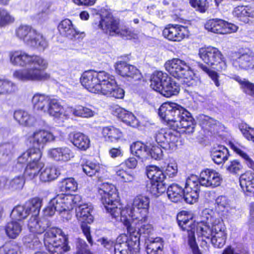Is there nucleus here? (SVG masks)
<instances>
[{
	"mask_svg": "<svg viewBox=\"0 0 254 254\" xmlns=\"http://www.w3.org/2000/svg\"><path fill=\"white\" fill-rule=\"evenodd\" d=\"M177 221L181 229L187 231L189 244L193 250L197 248L195 232L198 238L210 240L215 248H222L226 243V227L223 220L211 209H203L196 222L193 220L192 213L181 211L177 215Z\"/></svg>",
	"mask_w": 254,
	"mask_h": 254,
	"instance_id": "f257e3e1",
	"label": "nucleus"
},
{
	"mask_svg": "<svg viewBox=\"0 0 254 254\" xmlns=\"http://www.w3.org/2000/svg\"><path fill=\"white\" fill-rule=\"evenodd\" d=\"M159 115L172 129L161 128L157 130L154 135L155 140L164 149L175 150L180 138L179 132H193V118L186 109L173 102L162 104L159 109Z\"/></svg>",
	"mask_w": 254,
	"mask_h": 254,
	"instance_id": "f03ea898",
	"label": "nucleus"
},
{
	"mask_svg": "<svg viewBox=\"0 0 254 254\" xmlns=\"http://www.w3.org/2000/svg\"><path fill=\"white\" fill-rule=\"evenodd\" d=\"M8 57L10 63L14 66H29L15 70L12 73L14 78L22 81H42L50 78V74L45 71L48 62L43 57L22 50L11 51Z\"/></svg>",
	"mask_w": 254,
	"mask_h": 254,
	"instance_id": "7ed1b4c3",
	"label": "nucleus"
},
{
	"mask_svg": "<svg viewBox=\"0 0 254 254\" xmlns=\"http://www.w3.org/2000/svg\"><path fill=\"white\" fill-rule=\"evenodd\" d=\"M80 81L92 93L117 99H123L125 96L124 89L117 85L114 76L104 71H86L82 74Z\"/></svg>",
	"mask_w": 254,
	"mask_h": 254,
	"instance_id": "20e7f679",
	"label": "nucleus"
},
{
	"mask_svg": "<svg viewBox=\"0 0 254 254\" xmlns=\"http://www.w3.org/2000/svg\"><path fill=\"white\" fill-rule=\"evenodd\" d=\"M149 204L148 197L137 195L133 198L131 203L127 204L125 207L120 205V213L116 219L125 222L126 224L130 222L135 225L145 223L148 218Z\"/></svg>",
	"mask_w": 254,
	"mask_h": 254,
	"instance_id": "39448f33",
	"label": "nucleus"
},
{
	"mask_svg": "<svg viewBox=\"0 0 254 254\" xmlns=\"http://www.w3.org/2000/svg\"><path fill=\"white\" fill-rule=\"evenodd\" d=\"M122 222L127 227L129 236L122 234L117 237L114 245L115 254H136L139 251L140 234L133 223L128 222V224H126L125 222Z\"/></svg>",
	"mask_w": 254,
	"mask_h": 254,
	"instance_id": "423d86ee",
	"label": "nucleus"
},
{
	"mask_svg": "<svg viewBox=\"0 0 254 254\" xmlns=\"http://www.w3.org/2000/svg\"><path fill=\"white\" fill-rule=\"evenodd\" d=\"M166 70L173 76L182 79L188 86L197 85L199 79L191 70L190 63L179 59L169 60L165 64Z\"/></svg>",
	"mask_w": 254,
	"mask_h": 254,
	"instance_id": "0eeeda50",
	"label": "nucleus"
},
{
	"mask_svg": "<svg viewBox=\"0 0 254 254\" xmlns=\"http://www.w3.org/2000/svg\"><path fill=\"white\" fill-rule=\"evenodd\" d=\"M42 155L41 150L30 148L18 157L17 162L19 164H24L29 161L24 172L26 180H32L38 176L40 170L45 165L41 159Z\"/></svg>",
	"mask_w": 254,
	"mask_h": 254,
	"instance_id": "6e6552de",
	"label": "nucleus"
},
{
	"mask_svg": "<svg viewBox=\"0 0 254 254\" xmlns=\"http://www.w3.org/2000/svg\"><path fill=\"white\" fill-rule=\"evenodd\" d=\"M45 247L51 254H63L70 250L68 238L61 229L53 228L44 234Z\"/></svg>",
	"mask_w": 254,
	"mask_h": 254,
	"instance_id": "1a4fd4ad",
	"label": "nucleus"
},
{
	"mask_svg": "<svg viewBox=\"0 0 254 254\" xmlns=\"http://www.w3.org/2000/svg\"><path fill=\"white\" fill-rule=\"evenodd\" d=\"M150 87L166 97L177 95L180 91L179 85L166 73L155 71L151 76Z\"/></svg>",
	"mask_w": 254,
	"mask_h": 254,
	"instance_id": "9d476101",
	"label": "nucleus"
},
{
	"mask_svg": "<svg viewBox=\"0 0 254 254\" xmlns=\"http://www.w3.org/2000/svg\"><path fill=\"white\" fill-rule=\"evenodd\" d=\"M81 200L80 195H64L63 194L58 195L53 198L49 203L48 205L44 210V214L47 216H52L56 211L62 213L67 212L69 219L70 215L69 211L72 209L75 205H77Z\"/></svg>",
	"mask_w": 254,
	"mask_h": 254,
	"instance_id": "9b49d317",
	"label": "nucleus"
},
{
	"mask_svg": "<svg viewBox=\"0 0 254 254\" xmlns=\"http://www.w3.org/2000/svg\"><path fill=\"white\" fill-rule=\"evenodd\" d=\"M98 193L107 212L116 219L120 213L121 204L116 200L118 193L116 187L112 184L103 183L99 185Z\"/></svg>",
	"mask_w": 254,
	"mask_h": 254,
	"instance_id": "f8f14e48",
	"label": "nucleus"
},
{
	"mask_svg": "<svg viewBox=\"0 0 254 254\" xmlns=\"http://www.w3.org/2000/svg\"><path fill=\"white\" fill-rule=\"evenodd\" d=\"M16 37L26 44L40 51L48 47V42L43 35L27 25H22L15 30Z\"/></svg>",
	"mask_w": 254,
	"mask_h": 254,
	"instance_id": "ddd939ff",
	"label": "nucleus"
},
{
	"mask_svg": "<svg viewBox=\"0 0 254 254\" xmlns=\"http://www.w3.org/2000/svg\"><path fill=\"white\" fill-rule=\"evenodd\" d=\"M99 26L104 32L111 36H120L126 39H135L138 37V31L121 27L119 22L112 16L102 18Z\"/></svg>",
	"mask_w": 254,
	"mask_h": 254,
	"instance_id": "4468645a",
	"label": "nucleus"
},
{
	"mask_svg": "<svg viewBox=\"0 0 254 254\" xmlns=\"http://www.w3.org/2000/svg\"><path fill=\"white\" fill-rule=\"evenodd\" d=\"M198 56L205 63L212 66L218 71H225L227 68L226 60L222 53L215 47H202L199 49Z\"/></svg>",
	"mask_w": 254,
	"mask_h": 254,
	"instance_id": "2eb2a0df",
	"label": "nucleus"
},
{
	"mask_svg": "<svg viewBox=\"0 0 254 254\" xmlns=\"http://www.w3.org/2000/svg\"><path fill=\"white\" fill-rule=\"evenodd\" d=\"M33 203L35 209L33 210L32 215L27 221V227L29 231L33 233L41 234L45 232L48 227V221L39 217L41 207V200L39 198H34Z\"/></svg>",
	"mask_w": 254,
	"mask_h": 254,
	"instance_id": "dca6fc26",
	"label": "nucleus"
},
{
	"mask_svg": "<svg viewBox=\"0 0 254 254\" xmlns=\"http://www.w3.org/2000/svg\"><path fill=\"white\" fill-rule=\"evenodd\" d=\"M231 61L237 70H248L253 67L254 53L249 49L239 51L234 54Z\"/></svg>",
	"mask_w": 254,
	"mask_h": 254,
	"instance_id": "f3484780",
	"label": "nucleus"
},
{
	"mask_svg": "<svg viewBox=\"0 0 254 254\" xmlns=\"http://www.w3.org/2000/svg\"><path fill=\"white\" fill-rule=\"evenodd\" d=\"M54 134L49 130L45 129H36L29 133L28 140L35 150L43 149L48 143L55 141Z\"/></svg>",
	"mask_w": 254,
	"mask_h": 254,
	"instance_id": "a211bd4d",
	"label": "nucleus"
},
{
	"mask_svg": "<svg viewBox=\"0 0 254 254\" xmlns=\"http://www.w3.org/2000/svg\"><path fill=\"white\" fill-rule=\"evenodd\" d=\"M163 35L170 41L180 42L189 36V30L181 25L169 24L164 29Z\"/></svg>",
	"mask_w": 254,
	"mask_h": 254,
	"instance_id": "6ab92c4d",
	"label": "nucleus"
},
{
	"mask_svg": "<svg viewBox=\"0 0 254 254\" xmlns=\"http://www.w3.org/2000/svg\"><path fill=\"white\" fill-rule=\"evenodd\" d=\"M116 72L128 80H139L142 78L140 71L134 66L124 61H118L114 65Z\"/></svg>",
	"mask_w": 254,
	"mask_h": 254,
	"instance_id": "aec40b11",
	"label": "nucleus"
},
{
	"mask_svg": "<svg viewBox=\"0 0 254 254\" xmlns=\"http://www.w3.org/2000/svg\"><path fill=\"white\" fill-rule=\"evenodd\" d=\"M45 113L62 121L69 116L68 107L64 108L58 99L51 97Z\"/></svg>",
	"mask_w": 254,
	"mask_h": 254,
	"instance_id": "412c9836",
	"label": "nucleus"
},
{
	"mask_svg": "<svg viewBox=\"0 0 254 254\" xmlns=\"http://www.w3.org/2000/svg\"><path fill=\"white\" fill-rule=\"evenodd\" d=\"M45 113L62 121L69 116L68 107L64 108L58 99L51 97Z\"/></svg>",
	"mask_w": 254,
	"mask_h": 254,
	"instance_id": "4be33fe9",
	"label": "nucleus"
},
{
	"mask_svg": "<svg viewBox=\"0 0 254 254\" xmlns=\"http://www.w3.org/2000/svg\"><path fill=\"white\" fill-rule=\"evenodd\" d=\"M221 181L220 174L214 170L206 169L200 174L199 183L201 186L215 188L219 186Z\"/></svg>",
	"mask_w": 254,
	"mask_h": 254,
	"instance_id": "5701e85b",
	"label": "nucleus"
},
{
	"mask_svg": "<svg viewBox=\"0 0 254 254\" xmlns=\"http://www.w3.org/2000/svg\"><path fill=\"white\" fill-rule=\"evenodd\" d=\"M58 29L62 36L70 39H79L85 35L84 32L77 31L71 21L67 18L62 20L59 23Z\"/></svg>",
	"mask_w": 254,
	"mask_h": 254,
	"instance_id": "b1692460",
	"label": "nucleus"
},
{
	"mask_svg": "<svg viewBox=\"0 0 254 254\" xmlns=\"http://www.w3.org/2000/svg\"><path fill=\"white\" fill-rule=\"evenodd\" d=\"M34 209H35V204L33 203V198L30 202H27L24 205L15 206L11 212L10 217L12 220L21 222L30 213L32 214Z\"/></svg>",
	"mask_w": 254,
	"mask_h": 254,
	"instance_id": "393cba45",
	"label": "nucleus"
},
{
	"mask_svg": "<svg viewBox=\"0 0 254 254\" xmlns=\"http://www.w3.org/2000/svg\"><path fill=\"white\" fill-rule=\"evenodd\" d=\"M48 156L57 161L66 162L74 157V154L68 147L53 148L48 151Z\"/></svg>",
	"mask_w": 254,
	"mask_h": 254,
	"instance_id": "a878e982",
	"label": "nucleus"
},
{
	"mask_svg": "<svg viewBox=\"0 0 254 254\" xmlns=\"http://www.w3.org/2000/svg\"><path fill=\"white\" fill-rule=\"evenodd\" d=\"M114 114L123 123L133 127H138L139 122L132 113L119 106L114 107Z\"/></svg>",
	"mask_w": 254,
	"mask_h": 254,
	"instance_id": "bb28decb",
	"label": "nucleus"
},
{
	"mask_svg": "<svg viewBox=\"0 0 254 254\" xmlns=\"http://www.w3.org/2000/svg\"><path fill=\"white\" fill-rule=\"evenodd\" d=\"M76 217L81 223L90 224L93 222L94 218L91 213L93 206L90 203H82L81 201L77 204Z\"/></svg>",
	"mask_w": 254,
	"mask_h": 254,
	"instance_id": "cd10ccee",
	"label": "nucleus"
},
{
	"mask_svg": "<svg viewBox=\"0 0 254 254\" xmlns=\"http://www.w3.org/2000/svg\"><path fill=\"white\" fill-rule=\"evenodd\" d=\"M69 141L78 149L85 151L90 145V140L88 136L79 132H71L68 135Z\"/></svg>",
	"mask_w": 254,
	"mask_h": 254,
	"instance_id": "c85d7f7f",
	"label": "nucleus"
},
{
	"mask_svg": "<svg viewBox=\"0 0 254 254\" xmlns=\"http://www.w3.org/2000/svg\"><path fill=\"white\" fill-rule=\"evenodd\" d=\"M102 134L104 139L110 142H118L124 137V133L122 130L113 126L103 127Z\"/></svg>",
	"mask_w": 254,
	"mask_h": 254,
	"instance_id": "c756f323",
	"label": "nucleus"
},
{
	"mask_svg": "<svg viewBox=\"0 0 254 254\" xmlns=\"http://www.w3.org/2000/svg\"><path fill=\"white\" fill-rule=\"evenodd\" d=\"M215 207L217 212L223 217H227L234 210L230 200L225 195H220L216 198Z\"/></svg>",
	"mask_w": 254,
	"mask_h": 254,
	"instance_id": "7c9ffc66",
	"label": "nucleus"
},
{
	"mask_svg": "<svg viewBox=\"0 0 254 254\" xmlns=\"http://www.w3.org/2000/svg\"><path fill=\"white\" fill-rule=\"evenodd\" d=\"M240 184L243 191L248 195H254V173L248 171L241 175Z\"/></svg>",
	"mask_w": 254,
	"mask_h": 254,
	"instance_id": "2f4dec72",
	"label": "nucleus"
},
{
	"mask_svg": "<svg viewBox=\"0 0 254 254\" xmlns=\"http://www.w3.org/2000/svg\"><path fill=\"white\" fill-rule=\"evenodd\" d=\"M14 119L24 127H33L36 125L37 119L28 112L23 110H17L14 113Z\"/></svg>",
	"mask_w": 254,
	"mask_h": 254,
	"instance_id": "473e14b6",
	"label": "nucleus"
},
{
	"mask_svg": "<svg viewBox=\"0 0 254 254\" xmlns=\"http://www.w3.org/2000/svg\"><path fill=\"white\" fill-rule=\"evenodd\" d=\"M145 244L147 254H162L164 241L161 238H148L146 240Z\"/></svg>",
	"mask_w": 254,
	"mask_h": 254,
	"instance_id": "72a5a7b5",
	"label": "nucleus"
},
{
	"mask_svg": "<svg viewBox=\"0 0 254 254\" xmlns=\"http://www.w3.org/2000/svg\"><path fill=\"white\" fill-rule=\"evenodd\" d=\"M69 115L72 114L75 117L83 118H90L97 114V111L90 108L77 105L73 107H68Z\"/></svg>",
	"mask_w": 254,
	"mask_h": 254,
	"instance_id": "f704fd0d",
	"label": "nucleus"
},
{
	"mask_svg": "<svg viewBox=\"0 0 254 254\" xmlns=\"http://www.w3.org/2000/svg\"><path fill=\"white\" fill-rule=\"evenodd\" d=\"M131 153L142 161L146 160L149 157L148 146L141 141L133 142L130 146Z\"/></svg>",
	"mask_w": 254,
	"mask_h": 254,
	"instance_id": "c9c22d12",
	"label": "nucleus"
},
{
	"mask_svg": "<svg viewBox=\"0 0 254 254\" xmlns=\"http://www.w3.org/2000/svg\"><path fill=\"white\" fill-rule=\"evenodd\" d=\"M45 166L40 170V180L42 182H48L57 179L60 175L59 171L57 168L52 166Z\"/></svg>",
	"mask_w": 254,
	"mask_h": 254,
	"instance_id": "e433bc0d",
	"label": "nucleus"
},
{
	"mask_svg": "<svg viewBox=\"0 0 254 254\" xmlns=\"http://www.w3.org/2000/svg\"><path fill=\"white\" fill-rule=\"evenodd\" d=\"M22 226V222L11 219L5 226L6 235L10 239H16L21 233Z\"/></svg>",
	"mask_w": 254,
	"mask_h": 254,
	"instance_id": "4c0bfd02",
	"label": "nucleus"
},
{
	"mask_svg": "<svg viewBox=\"0 0 254 254\" xmlns=\"http://www.w3.org/2000/svg\"><path fill=\"white\" fill-rule=\"evenodd\" d=\"M211 157L215 163L217 164H223L228 159V150L224 146H218L211 151Z\"/></svg>",
	"mask_w": 254,
	"mask_h": 254,
	"instance_id": "58836bf2",
	"label": "nucleus"
},
{
	"mask_svg": "<svg viewBox=\"0 0 254 254\" xmlns=\"http://www.w3.org/2000/svg\"><path fill=\"white\" fill-rule=\"evenodd\" d=\"M47 3L43 0L35 3L31 8L34 18L40 21L45 20L47 15Z\"/></svg>",
	"mask_w": 254,
	"mask_h": 254,
	"instance_id": "ea45409f",
	"label": "nucleus"
},
{
	"mask_svg": "<svg viewBox=\"0 0 254 254\" xmlns=\"http://www.w3.org/2000/svg\"><path fill=\"white\" fill-rule=\"evenodd\" d=\"M51 97L43 94H35L32 99L34 108L45 112Z\"/></svg>",
	"mask_w": 254,
	"mask_h": 254,
	"instance_id": "a19ab883",
	"label": "nucleus"
},
{
	"mask_svg": "<svg viewBox=\"0 0 254 254\" xmlns=\"http://www.w3.org/2000/svg\"><path fill=\"white\" fill-rule=\"evenodd\" d=\"M169 199L174 202H178L183 199L184 189L176 184L170 185L167 190Z\"/></svg>",
	"mask_w": 254,
	"mask_h": 254,
	"instance_id": "79ce46f5",
	"label": "nucleus"
},
{
	"mask_svg": "<svg viewBox=\"0 0 254 254\" xmlns=\"http://www.w3.org/2000/svg\"><path fill=\"white\" fill-rule=\"evenodd\" d=\"M146 173L147 177L151 180L150 181L163 183L166 178L163 171L156 166H150L147 167Z\"/></svg>",
	"mask_w": 254,
	"mask_h": 254,
	"instance_id": "37998d69",
	"label": "nucleus"
},
{
	"mask_svg": "<svg viewBox=\"0 0 254 254\" xmlns=\"http://www.w3.org/2000/svg\"><path fill=\"white\" fill-rule=\"evenodd\" d=\"M224 20L221 19H212L208 20L205 24V28L208 31L222 34Z\"/></svg>",
	"mask_w": 254,
	"mask_h": 254,
	"instance_id": "c03bdc74",
	"label": "nucleus"
},
{
	"mask_svg": "<svg viewBox=\"0 0 254 254\" xmlns=\"http://www.w3.org/2000/svg\"><path fill=\"white\" fill-rule=\"evenodd\" d=\"M233 79L239 83L240 88L243 92L248 95L254 97V83L239 76H235Z\"/></svg>",
	"mask_w": 254,
	"mask_h": 254,
	"instance_id": "a18cd8bd",
	"label": "nucleus"
},
{
	"mask_svg": "<svg viewBox=\"0 0 254 254\" xmlns=\"http://www.w3.org/2000/svg\"><path fill=\"white\" fill-rule=\"evenodd\" d=\"M231 147L240 156L243 158L248 166L254 170V161L245 151V148L238 144H231Z\"/></svg>",
	"mask_w": 254,
	"mask_h": 254,
	"instance_id": "49530a36",
	"label": "nucleus"
},
{
	"mask_svg": "<svg viewBox=\"0 0 254 254\" xmlns=\"http://www.w3.org/2000/svg\"><path fill=\"white\" fill-rule=\"evenodd\" d=\"M124 165L121 164L114 168V171L116 175L124 182H132L135 179L134 175L132 172H127L123 169Z\"/></svg>",
	"mask_w": 254,
	"mask_h": 254,
	"instance_id": "de8ad7c7",
	"label": "nucleus"
},
{
	"mask_svg": "<svg viewBox=\"0 0 254 254\" xmlns=\"http://www.w3.org/2000/svg\"><path fill=\"white\" fill-rule=\"evenodd\" d=\"M16 90V86L12 81L0 78V95H8Z\"/></svg>",
	"mask_w": 254,
	"mask_h": 254,
	"instance_id": "09e8293b",
	"label": "nucleus"
},
{
	"mask_svg": "<svg viewBox=\"0 0 254 254\" xmlns=\"http://www.w3.org/2000/svg\"><path fill=\"white\" fill-rule=\"evenodd\" d=\"M24 245L31 249H39L42 247V244L39 238L34 234H29L23 238Z\"/></svg>",
	"mask_w": 254,
	"mask_h": 254,
	"instance_id": "8fccbe9b",
	"label": "nucleus"
},
{
	"mask_svg": "<svg viewBox=\"0 0 254 254\" xmlns=\"http://www.w3.org/2000/svg\"><path fill=\"white\" fill-rule=\"evenodd\" d=\"M78 184L73 178H67L63 179L61 182V188L62 191L70 192L76 190Z\"/></svg>",
	"mask_w": 254,
	"mask_h": 254,
	"instance_id": "3c124183",
	"label": "nucleus"
},
{
	"mask_svg": "<svg viewBox=\"0 0 254 254\" xmlns=\"http://www.w3.org/2000/svg\"><path fill=\"white\" fill-rule=\"evenodd\" d=\"M147 189L152 195L157 196L165 191L166 187L163 183L150 181Z\"/></svg>",
	"mask_w": 254,
	"mask_h": 254,
	"instance_id": "603ef678",
	"label": "nucleus"
},
{
	"mask_svg": "<svg viewBox=\"0 0 254 254\" xmlns=\"http://www.w3.org/2000/svg\"><path fill=\"white\" fill-rule=\"evenodd\" d=\"M199 178L195 175H191L186 180L184 190H199Z\"/></svg>",
	"mask_w": 254,
	"mask_h": 254,
	"instance_id": "864d4df0",
	"label": "nucleus"
},
{
	"mask_svg": "<svg viewBox=\"0 0 254 254\" xmlns=\"http://www.w3.org/2000/svg\"><path fill=\"white\" fill-rule=\"evenodd\" d=\"M25 183L23 176H18L8 181V190H16L21 189Z\"/></svg>",
	"mask_w": 254,
	"mask_h": 254,
	"instance_id": "5fc2aeb1",
	"label": "nucleus"
},
{
	"mask_svg": "<svg viewBox=\"0 0 254 254\" xmlns=\"http://www.w3.org/2000/svg\"><path fill=\"white\" fill-rule=\"evenodd\" d=\"M0 254H21V252L17 245L6 243L0 247Z\"/></svg>",
	"mask_w": 254,
	"mask_h": 254,
	"instance_id": "6e6d98bb",
	"label": "nucleus"
},
{
	"mask_svg": "<svg viewBox=\"0 0 254 254\" xmlns=\"http://www.w3.org/2000/svg\"><path fill=\"white\" fill-rule=\"evenodd\" d=\"M99 164L91 161H87L82 165L83 172L88 176H94L97 171Z\"/></svg>",
	"mask_w": 254,
	"mask_h": 254,
	"instance_id": "4d7b16f0",
	"label": "nucleus"
},
{
	"mask_svg": "<svg viewBox=\"0 0 254 254\" xmlns=\"http://www.w3.org/2000/svg\"><path fill=\"white\" fill-rule=\"evenodd\" d=\"M233 14L239 20L244 23L249 22V18L247 16V11L246 7L244 5L238 6L233 11Z\"/></svg>",
	"mask_w": 254,
	"mask_h": 254,
	"instance_id": "13d9d810",
	"label": "nucleus"
},
{
	"mask_svg": "<svg viewBox=\"0 0 254 254\" xmlns=\"http://www.w3.org/2000/svg\"><path fill=\"white\" fill-rule=\"evenodd\" d=\"M14 17L4 8H0V27H3L14 21Z\"/></svg>",
	"mask_w": 254,
	"mask_h": 254,
	"instance_id": "bf43d9fd",
	"label": "nucleus"
},
{
	"mask_svg": "<svg viewBox=\"0 0 254 254\" xmlns=\"http://www.w3.org/2000/svg\"><path fill=\"white\" fill-rule=\"evenodd\" d=\"M149 157L155 160H160L163 157V151L161 148L155 144H150L148 146Z\"/></svg>",
	"mask_w": 254,
	"mask_h": 254,
	"instance_id": "052dcab7",
	"label": "nucleus"
},
{
	"mask_svg": "<svg viewBox=\"0 0 254 254\" xmlns=\"http://www.w3.org/2000/svg\"><path fill=\"white\" fill-rule=\"evenodd\" d=\"M198 66L204 72L208 74L217 87H219L220 85L218 79L219 75L216 71L210 70L208 67L202 64H199Z\"/></svg>",
	"mask_w": 254,
	"mask_h": 254,
	"instance_id": "680f3d73",
	"label": "nucleus"
},
{
	"mask_svg": "<svg viewBox=\"0 0 254 254\" xmlns=\"http://www.w3.org/2000/svg\"><path fill=\"white\" fill-rule=\"evenodd\" d=\"M178 171V169L177 163L175 161H172L167 164L165 170V175L169 178H173L177 176Z\"/></svg>",
	"mask_w": 254,
	"mask_h": 254,
	"instance_id": "e2e57ef3",
	"label": "nucleus"
},
{
	"mask_svg": "<svg viewBox=\"0 0 254 254\" xmlns=\"http://www.w3.org/2000/svg\"><path fill=\"white\" fill-rule=\"evenodd\" d=\"M198 197V191L184 190L183 197L186 202L193 204L195 202Z\"/></svg>",
	"mask_w": 254,
	"mask_h": 254,
	"instance_id": "0e129e2a",
	"label": "nucleus"
},
{
	"mask_svg": "<svg viewBox=\"0 0 254 254\" xmlns=\"http://www.w3.org/2000/svg\"><path fill=\"white\" fill-rule=\"evenodd\" d=\"M197 120L203 127H211L216 124L217 121L212 118L204 115H199L197 117Z\"/></svg>",
	"mask_w": 254,
	"mask_h": 254,
	"instance_id": "69168bd1",
	"label": "nucleus"
},
{
	"mask_svg": "<svg viewBox=\"0 0 254 254\" xmlns=\"http://www.w3.org/2000/svg\"><path fill=\"white\" fill-rule=\"evenodd\" d=\"M190 5L197 10L204 12L207 8L205 0H189Z\"/></svg>",
	"mask_w": 254,
	"mask_h": 254,
	"instance_id": "338daca9",
	"label": "nucleus"
},
{
	"mask_svg": "<svg viewBox=\"0 0 254 254\" xmlns=\"http://www.w3.org/2000/svg\"><path fill=\"white\" fill-rule=\"evenodd\" d=\"M223 24L222 34L234 33L238 29V27L237 25L226 21L224 20Z\"/></svg>",
	"mask_w": 254,
	"mask_h": 254,
	"instance_id": "774afa93",
	"label": "nucleus"
}]
</instances>
